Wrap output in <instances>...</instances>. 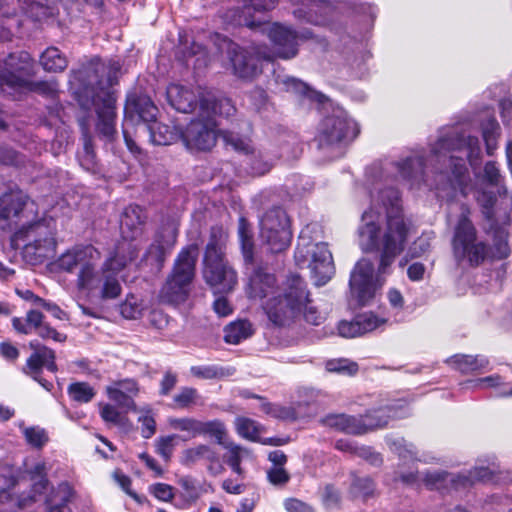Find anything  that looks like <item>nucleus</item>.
<instances>
[{
	"label": "nucleus",
	"instance_id": "obj_62",
	"mask_svg": "<svg viewBox=\"0 0 512 512\" xmlns=\"http://www.w3.org/2000/svg\"><path fill=\"white\" fill-rule=\"evenodd\" d=\"M100 415L105 422L117 426H123L127 421V418L122 416L117 408L110 404H105L101 407Z\"/></svg>",
	"mask_w": 512,
	"mask_h": 512
},
{
	"label": "nucleus",
	"instance_id": "obj_58",
	"mask_svg": "<svg viewBox=\"0 0 512 512\" xmlns=\"http://www.w3.org/2000/svg\"><path fill=\"white\" fill-rule=\"evenodd\" d=\"M477 202L482 208L483 216L488 220L492 221L494 218V204L496 202V196L491 191H481L477 194Z\"/></svg>",
	"mask_w": 512,
	"mask_h": 512
},
{
	"label": "nucleus",
	"instance_id": "obj_12",
	"mask_svg": "<svg viewBox=\"0 0 512 512\" xmlns=\"http://www.w3.org/2000/svg\"><path fill=\"white\" fill-rule=\"evenodd\" d=\"M260 237L273 253L285 250L292 238L289 218L284 209L273 207L260 219Z\"/></svg>",
	"mask_w": 512,
	"mask_h": 512
},
{
	"label": "nucleus",
	"instance_id": "obj_16",
	"mask_svg": "<svg viewBox=\"0 0 512 512\" xmlns=\"http://www.w3.org/2000/svg\"><path fill=\"white\" fill-rule=\"evenodd\" d=\"M374 265L368 259L359 260L350 275L349 287L351 300L357 306L369 305L377 290L373 279Z\"/></svg>",
	"mask_w": 512,
	"mask_h": 512
},
{
	"label": "nucleus",
	"instance_id": "obj_3",
	"mask_svg": "<svg viewBox=\"0 0 512 512\" xmlns=\"http://www.w3.org/2000/svg\"><path fill=\"white\" fill-rule=\"evenodd\" d=\"M480 143L459 127L445 128L440 131L438 140L431 149V161H435V171L448 173L460 180L466 173V160L473 166L478 163Z\"/></svg>",
	"mask_w": 512,
	"mask_h": 512
},
{
	"label": "nucleus",
	"instance_id": "obj_33",
	"mask_svg": "<svg viewBox=\"0 0 512 512\" xmlns=\"http://www.w3.org/2000/svg\"><path fill=\"white\" fill-rule=\"evenodd\" d=\"M74 490L68 482L60 483L45 498V512H71L67 504L71 501Z\"/></svg>",
	"mask_w": 512,
	"mask_h": 512
},
{
	"label": "nucleus",
	"instance_id": "obj_8",
	"mask_svg": "<svg viewBox=\"0 0 512 512\" xmlns=\"http://www.w3.org/2000/svg\"><path fill=\"white\" fill-rule=\"evenodd\" d=\"M469 214L470 210L463 205L455 227L452 247L458 262L467 260L470 265L477 266L487 256L488 247L483 241L477 239V232L469 219Z\"/></svg>",
	"mask_w": 512,
	"mask_h": 512
},
{
	"label": "nucleus",
	"instance_id": "obj_26",
	"mask_svg": "<svg viewBox=\"0 0 512 512\" xmlns=\"http://www.w3.org/2000/svg\"><path fill=\"white\" fill-rule=\"evenodd\" d=\"M106 393L111 401L126 412L137 411L134 397L139 393V385L135 379L126 378L113 381L106 387Z\"/></svg>",
	"mask_w": 512,
	"mask_h": 512
},
{
	"label": "nucleus",
	"instance_id": "obj_20",
	"mask_svg": "<svg viewBox=\"0 0 512 512\" xmlns=\"http://www.w3.org/2000/svg\"><path fill=\"white\" fill-rule=\"evenodd\" d=\"M203 277L215 294L230 292L237 283L235 270L226 257H204Z\"/></svg>",
	"mask_w": 512,
	"mask_h": 512
},
{
	"label": "nucleus",
	"instance_id": "obj_11",
	"mask_svg": "<svg viewBox=\"0 0 512 512\" xmlns=\"http://www.w3.org/2000/svg\"><path fill=\"white\" fill-rule=\"evenodd\" d=\"M359 130L346 112L337 109L319 124L316 141L320 149H327L353 140Z\"/></svg>",
	"mask_w": 512,
	"mask_h": 512
},
{
	"label": "nucleus",
	"instance_id": "obj_28",
	"mask_svg": "<svg viewBox=\"0 0 512 512\" xmlns=\"http://www.w3.org/2000/svg\"><path fill=\"white\" fill-rule=\"evenodd\" d=\"M250 297L268 299L274 295L280 286L276 285V278L264 268H258L250 277Z\"/></svg>",
	"mask_w": 512,
	"mask_h": 512
},
{
	"label": "nucleus",
	"instance_id": "obj_53",
	"mask_svg": "<svg viewBox=\"0 0 512 512\" xmlns=\"http://www.w3.org/2000/svg\"><path fill=\"white\" fill-rule=\"evenodd\" d=\"M199 435H209L216 439V442L224 444L226 429L222 422L218 420L202 422L200 421Z\"/></svg>",
	"mask_w": 512,
	"mask_h": 512
},
{
	"label": "nucleus",
	"instance_id": "obj_34",
	"mask_svg": "<svg viewBox=\"0 0 512 512\" xmlns=\"http://www.w3.org/2000/svg\"><path fill=\"white\" fill-rule=\"evenodd\" d=\"M145 215L141 207L129 205L125 208L120 219V229L125 239H133L141 232Z\"/></svg>",
	"mask_w": 512,
	"mask_h": 512
},
{
	"label": "nucleus",
	"instance_id": "obj_52",
	"mask_svg": "<svg viewBox=\"0 0 512 512\" xmlns=\"http://www.w3.org/2000/svg\"><path fill=\"white\" fill-rule=\"evenodd\" d=\"M261 410L266 414L281 420H296L297 413L292 407H285L267 402L261 403Z\"/></svg>",
	"mask_w": 512,
	"mask_h": 512
},
{
	"label": "nucleus",
	"instance_id": "obj_51",
	"mask_svg": "<svg viewBox=\"0 0 512 512\" xmlns=\"http://www.w3.org/2000/svg\"><path fill=\"white\" fill-rule=\"evenodd\" d=\"M325 368L328 372L338 373L342 375L353 376L358 370L359 366L356 362L346 358L331 359L325 363Z\"/></svg>",
	"mask_w": 512,
	"mask_h": 512
},
{
	"label": "nucleus",
	"instance_id": "obj_32",
	"mask_svg": "<svg viewBox=\"0 0 512 512\" xmlns=\"http://www.w3.org/2000/svg\"><path fill=\"white\" fill-rule=\"evenodd\" d=\"M43 367L51 372L57 371L55 352L52 349H43L42 353H32L22 371L34 380H39Z\"/></svg>",
	"mask_w": 512,
	"mask_h": 512
},
{
	"label": "nucleus",
	"instance_id": "obj_47",
	"mask_svg": "<svg viewBox=\"0 0 512 512\" xmlns=\"http://www.w3.org/2000/svg\"><path fill=\"white\" fill-rule=\"evenodd\" d=\"M500 126L495 118L489 117L482 123V135L486 144L487 154L492 155L497 148Z\"/></svg>",
	"mask_w": 512,
	"mask_h": 512
},
{
	"label": "nucleus",
	"instance_id": "obj_39",
	"mask_svg": "<svg viewBox=\"0 0 512 512\" xmlns=\"http://www.w3.org/2000/svg\"><path fill=\"white\" fill-rule=\"evenodd\" d=\"M21 486H28L27 481L31 482L34 493H41L48 485L46 477V466L44 462H37L31 467H27L19 478Z\"/></svg>",
	"mask_w": 512,
	"mask_h": 512
},
{
	"label": "nucleus",
	"instance_id": "obj_21",
	"mask_svg": "<svg viewBox=\"0 0 512 512\" xmlns=\"http://www.w3.org/2000/svg\"><path fill=\"white\" fill-rule=\"evenodd\" d=\"M233 6L224 14V18L230 23L245 26L251 30L263 23L254 19V13L273 9L277 0H232Z\"/></svg>",
	"mask_w": 512,
	"mask_h": 512
},
{
	"label": "nucleus",
	"instance_id": "obj_43",
	"mask_svg": "<svg viewBox=\"0 0 512 512\" xmlns=\"http://www.w3.org/2000/svg\"><path fill=\"white\" fill-rule=\"evenodd\" d=\"M40 64L47 72H62L68 66V60L56 47H48L40 56Z\"/></svg>",
	"mask_w": 512,
	"mask_h": 512
},
{
	"label": "nucleus",
	"instance_id": "obj_10",
	"mask_svg": "<svg viewBox=\"0 0 512 512\" xmlns=\"http://www.w3.org/2000/svg\"><path fill=\"white\" fill-rule=\"evenodd\" d=\"M232 65L233 73L238 78L251 80L261 73L262 60H271V54L266 47L251 44L241 47L227 39L223 40Z\"/></svg>",
	"mask_w": 512,
	"mask_h": 512
},
{
	"label": "nucleus",
	"instance_id": "obj_18",
	"mask_svg": "<svg viewBox=\"0 0 512 512\" xmlns=\"http://www.w3.org/2000/svg\"><path fill=\"white\" fill-rule=\"evenodd\" d=\"M34 204L28 203L27 196L18 189H10L0 196V223L3 228H20L33 213Z\"/></svg>",
	"mask_w": 512,
	"mask_h": 512
},
{
	"label": "nucleus",
	"instance_id": "obj_36",
	"mask_svg": "<svg viewBox=\"0 0 512 512\" xmlns=\"http://www.w3.org/2000/svg\"><path fill=\"white\" fill-rule=\"evenodd\" d=\"M400 176L409 181L411 185H418L425 181V165L422 156L415 154L397 163Z\"/></svg>",
	"mask_w": 512,
	"mask_h": 512
},
{
	"label": "nucleus",
	"instance_id": "obj_4",
	"mask_svg": "<svg viewBox=\"0 0 512 512\" xmlns=\"http://www.w3.org/2000/svg\"><path fill=\"white\" fill-rule=\"evenodd\" d=\"M235 113L231 100L225 97L217 98L214 94H205L200 100V113L191 120L180 138L186 148L195 152L210 151L217 142L218 129L215 116L229 117Z\"/></svg>",
	"mask_w": 512,
	"mask_h": 512
},
{
	"label": "nucleus",
	"instance_id": "obj_59",
	"mask_svg": "<svg viewBox=\"0 0 512 512\" xmlns=\"http://www.w3.org/2000/svg\"><path fill=\"white\" fill-rule=\"evenodd\" d=\"M148 491L156 499L162 502H171L175 497V488L166 483H154L148 487Z\"/></svg>",
	"mask_w": 512,
	"mask_h": 512
},
{
	"label": "nucleus",
	"instance_id": "obj_23",
	"mask_svg": "<svg viewBox=\"0 0 512 512\" xmlns=\"http://www.w3.org/2000/svg\"><path fill=\"white\" fill-rule=\"evenodd\" d=\"M21 481L15 476L14 470L6 465H0V504L7 505L9 511H14L28 505L34 496L18 495Z\"/></svg>",
	"mask_w": 512,
	"mask_h": 512
},
{
	"label": "nucleus",
	"instance_id": "obj_14",
	"mask_svg": "<svg viewBox=\"0 0 512 512\" xmlns=\"http://www.w3.org/2000/svg\"><path fill=\"white\" fill-rule=\"evenodd\" d=\"M492 470L488 467H476L466 473L453 474L444 470H428L421 473V480L430 490H445L450 487L459 489L473 485L477 481L489 479Z\"/></svg>",
	"mask_w": 512,
	"mask_h": 512
},
{
	"label": "nucleus",
	"instance_id": "obj_54",
	"mask_svg": "<svg viewBox=\"0 0 512 512\" xmlns=\"http://www.w3.org/2000/svg\"><path fill=\"white\" fill-rule=\"evenodd\" d=\"M200 396L198 391L192 387H182L179 392L174 395L173 403L177 408H189L197 404Z\"/></svg>",
	"mask_w": 512,
	"mask_h": 512
},
{
	"label": "nucleus",
	"instance_id": "obj_9",
	"mask_svg": "<svg viewBox=\"0 0 512 512\" xmlns=\"http://www.w3.org/2000/svg\"><path fill=\"white\" fill-rule=\"evenodd\" d=\"M121 71V65L118 61H110L108 66H98L96 68H85L79 71H72L70 75V84L75 85L78 82V89H82L86 95H102L104 92H111L110 87L115 85Z\"/></svg>",
	"mask_w": 512,
	"mask_h": 512
},
{
	"label": "nucleus",
	"instance_id": "obj_35",
	"mask_svg": "<svg viewBox=\"0 0 512 512\" xmlns=\"http://www.w3.org/2000/svg\"><path fill=\"white\" fill-rule=\"evenodd\" d=\"M321 423L327 427L347 434H363V425L361 424L360 417L346 414H329L321 419Z\"/></svg>",
	"mask_w": 512,
	"mask_h": 512
},
{
	"label": "nucleus",
	"instance_id": "obj_42",
	"mask_svg": "<svg viewBox=\"0 0 512 512\" xmlns=\"http://www.w3.org/2000/svg\"><path fill=\"white\" fill-rule=\"evenodd\" d=\"M227 239L228 235L223 227L213 226L210 229L204 257H225Z\"/></svg>",
	"mask_w": 512,
	"mask_h": 512
},
{
	"label": "nucleus",
	"instance_id": "obj_37",
	"mask_svg": "<svg viewBox=\"0 0 512 512\" xmlns=\"http://www.w3.org/2000/svg\"><path fill=\"white\" fill-rule=\"evenodd\" d=\"M448 364L462 374L480 372L489 364V360L482 355L456 354L447 360Z\"/></svg>",
	"mask_w": 512,
	"mask_h": 512
},
{
	"label": "nucleus",
	"instance_id": "obj_7",
	"mask_svg": "<svg viewBox=\"0 0 512 512\" xmlns=\"http://www.w3.org/2000/svg\"><path fill=\"white\" fill-rule=\"evenodd\" d=\"M198 256V247L191 244L178 254L172 272L159 292V299L167 304L184 302L190 291V285L195 276V266Z\"/></svg>",
	"mask_w": 512,
	"mask_h": 512
},
{
	"label": "nucleus",
	"instance_id": "obj_45",
	"mask_svg": "<svg viewBox=\"0 0 512 512\" xmlns=\"http://www.w3.org/2000/svg\"><path fill=\"white\" fill-rule=\"evenodd\" d=\"M25 14L34 21L49 18L53 12L47 0H19Z\"/></svg>",
	"mask_w": 512,
	"mask_h": 512
},
{
	"label": "nucleus",
	"instance_id": "obj_55",
	"mask_svg": "<svg viewBox=\"0 0 512 512\" xmlns=\"http://www.w3.org/2000/svg\"><path fill=\"white\" fill-rule=\"evenodd\" d=\"M170 426L179 431L188 432L190 438L199 436L200 421L190 417L172 418L169 420Z\"/></svg>",
	"mask_w": 512,
	"mask_h": 512
},
{
	"label": "nucleus",
	"instance_id": "obj_60",
	"mask_svg": "<svg viewBox=\"0 0 512 512\" xmlns=\"http://www.w3.org/2000/svg\"><path fill=\"white\" fill-rule=\"evenodd\" d=\"M352 493L358 497H368L374 491V483L369 477H355L351 484Z\"/></svg>",
	"mask_w": 512,
	"mask_h": 512
},
{
	"label": "nucleus",
	"instance_id": "obj_50",
	"mask_svg": "<svg viewBox=\"0 0 512 512\" xmlns=\"http://www.w3.org/2000/svg\"><path fill=\"white\" fill-rule=\"evenodd\" d=\"M238 234L241 241L243 256L246 261L250 262L253 258L252 231L249 223L243 217L239 219Z\"/></svg>",
	"mask_w": 512,
	"mask_h": 512
},
{
	"label": "nucleus",
	"instance_id": "obj_15",
	"mask_svg": "<svg viewBox=\"0 0 512 512\" xmlns=\"http://www.w3.org/2000/svg\"><path fill=\"white\" fill-rule=\"evenodd\" d=\"M50 221L38 220L30 222L29 218L20 226L19 234L24 235L29 243L26 245V252H33L38 259L53 257L56 249L53 228Z\"/></svg>",
	"mask_w": 512,
	"mask_h": 512
},
{
	"label": "nucleus",
	"instance_id": "obj_38",
	"mask_svg": "<svg viewBox=\"0 0 512 512\" xmlns=\"http://www.w3.org/2000/svg\"><path fill=\"white\" fill-rule=\"evenodd\" d=\"M274 80L280 91L290 92L310 100L317 98L316 93L298 78L285 74H276Z\"/></svg>",
	"mask_w": 512,
	"mask_h": 512
},
{
	"label": "nucleus",
	"instance_id": "obj_64",
	"mask_svg": "<svg viewBox=\"0 0 512 512\" xmlns=\"http://www.w3.org/2000/svg\"><path fill=\"white\" fill-rule=\"evenodd\" d=\"M267 479L274 485L283 487L290 480V474L284 467H270L267 470Z\"/></svg>",
	"mask_w": 512,
	"mask_h": 512
},
{
	"label": "nucleus",
	"instance_id": "obj_27",
	"mask_svg": "<svg viewBox=\"0 0 512 512\" xmlns=\"http://www.w3.org/2000/svg\"><path fill=\"white\" fill-rule=\"evenodd\" d=\"M202 460L208 463L207 469L214 475L224 470L219 454L209 445L199 444L182 452L181 462L186 466L193 465Z\"/></svg>",
	"mask_w": 512,
	"mask_h": 512
},
{
	"label": "nucleus",
	"instance_id": "obj_56",
	"mask_svg": "<svg viewBox=\"0 0 512 512\" xmlns=\"http://www.w3.org/2000/svg\"><path fill=\"white\" fill-rule=\"evenodd\" d=\"M236 430L240 436L255 441L259 435L258 424L249 418L239 417L236 419Z\"/></svg>",
	"mask_w": 512,
	"mask_h": 512
},
{
	"label": "nucleus",
	"instance_id": "obj_29",
	"mask_svg": "<svg viewBox=\"0 0 512 512\" xmlns=\"http://www.w3.org/2000/svg\"><path fill=\"white\" fill-rule=\"evenodd\" d=\"M141 132L149 135L150 142L155 145H169L176 141L181 134L175 126L158 122L156 119L147 124H142Z\"/></svg>",
	"mask_w": 512,
	"mask_h": 512
},
{
	"label": "nucleus",
	"instance_id": "obj_22",
	"mask_svg": "<svg viewBox=\"0 0 512 512\" xmlns=\"http://www.w3.org/2000/svg\"><path fill=\"white\" fill-rule=\"evenodd\" d=\"M220 135L226 145L248 156V164L252 174L260 176L271 169L273 165L272 159L261 150L256 151L250 140L230 131H222Z\"/></svg>",
	"mask_w": 512,
	"mask_h": 512
},
{
	"label": "nucleus",
	"instance_id": "obj_2",
	"mask_svg": "<svg viewBox=\"0 0 512 512\" xmlns=\"http://www.w3.org/2000/svg\"><path fill=\"white\" fill-rule=\"evenodd\" d=\"M378 200L382 203L386 222L383 228L377 224L380 213L370 209L362 215L359 228V241L364 251H379L378 274L387 273L396 257L404 250L410 227L406 223L399 205V192L393 187L378 191Z\"/></svg>",
	"mask_w": 512,
	"mask_h": 512
},
{
	"label": "nucleus",
	"instance_id": "obj_25",
	"mask_svg": "<svg viewBox=\"0 0 512 512\" xmlns=\"http://www.w3.org/2000/svg\"><path fill=\"white\" fill-rule=\"evenodd\" d=\"M178 236V223L170 221L165 224L157 233L154 242L146 252V256L154 259L159 266H162L167 255L174 247Z\"/></svg>",
	"mask_w": 512,
	"mask_h": 512
},
{
	"label": "nucleus",
	"instance_id": "obj_48",
	"mask_svg": "<svg viewBox=\"0 0 512 512\" xmlns=\"http://www.w3.org/2000/svg\"><path fill=\"white\" fill-rule=\"evenodd\" d=\"M387 444L390 450L403 460L418 459V451L412 443L404 438H388Z\"/></svg>",
	"mask_w": 512,
	"mask_h": 512
},
{
	"label": "nucleus",
	"instance_id": "obj_41",
	"mask_svg": "<svg viewBox=\"0 0 512 512\" xmlns=\"http://www.w3.org/2000/svg\"><path fill=\"white\" fill-rule=\"evenodd\" d=\"M224 340L228 344L237 345L254 333L253 325L248 320H238L228 324L224 329Z\"/></svg>",
	"mask_w": 512,
	"mask_h": 512
},
{
	"label": "nucleus",
	"instance_id": "obj_63",
	"mask_svg": "<svg viewBox=\"0 0 512 512\" xmlns=\"http://www.w3.org/2000/svg\"><path fill=\"white\" fill-rule=\"evenodd\" d=\"M177 435L160 437L156 440V452L165 460L169 461L174 449V441Z\"/></svg>",
	"mask_w": 512,
	"mask_h": 512
},
{
	"label": "nucleus",
	"instance_id": "obj_46",
	"mask_svg": "<svg viewBox=\"0 0 512 512\" xmlns=\"http://www.w3.org/2000/svg\"><path fill=\"white\" fill-rule=\"evenodd\" d=\"M7 65L23 76L34 75V62L28 52L21 51L17 54H11Z\"/></svg>",
	"mask_w": 512,
	"mask_h": 512
},
{
	"label": "nucleus",
	"instance_id": "obj_44",
	"mask_svg": "<svg viewBox=\"0 0 512 512\" xmlns=\"http://www.w3.org/2000/svg\"><path fill=\"white\" fill-rule=\"evenodd\" d=\"M44 323V315L38 310H29L25 319L14 317L12 319L13 328L20 334L28 335L32 331H37Z\"/></svg>",
	"mask_w": 512,
	"mask_h": 512
},
{
	"label": "nucleus",
	"instance_id": "obj_49",
	"mask_svg": "<svg viewBox=\"0 0 512 512\" xmlns=\"http://www.w3.org/2000/svg\"><path fill=\"white\" fill-rule=\"evenodd\" d=\"M67 393L73 401L88 403L96 395L94 387L87 382H74L67 388Z\"/></svg>",
	"mask_w": 512,
	"mask_h": 512
},
{
	"label": "nucleus",
	"instance_id": "obj_24",
	"mask_svg": "<svg viewBox=\"0 0 512 512\" xmlns=\"http://www.w3.org/2000/svg\"><path fill=\"white\" fill-rule=\"evenodd\" d=\"M205 94H213L209 91H199L197 94L187 86L170 84L166 89L168 103L181 113H192L197 108L200 110V100Z\"/></svg>",
	"mask_w": 512,
	"mask_h": 512
},
{
	"label": "nucleus",
	"instance_id": "obj_1",
	"mask_svg": "<svg viewBox=\"0 0 512 512\" xmlns=\"http://www.w3.org/2000/svg\"><path fill=\"white\" fill-rule=\"evenodd\" d=\"M137 256V247L131 242H123L114 255L99 266L101 252L97 248L92 245L76 246L58 258L57 266L62 271L76 274L78 290L97 293L101 300L106 301L121 295L118 275Z\"/></svg>",
	"mask_w": 512,
	"mask_h": 512
},
{
	"label": "nucleus",
	"instance_id": "obj_31",
	"mask_svg": "<svg viewBox=\"0 0 512 512\" xmlns=\"http://www.w3.org/2000/svg\"><path fill=\"white\" fill-rule=\"evenodd\" d=\"M403 416L404 412L398 410L394 405L369 411L364 416L360 417L361 424L363 425V434L370 430L386 426L392 418H401Z\"/></svg>",
	"mask_w": 512,
	"mask_h": 512
},
{
	"label": "nucleus",
	"instance_id": "obj_40",
	"mask_svg": "<svg viewBox=\"0 0 512 512\" xmlns=\"http://www.w3.org/2000/svg\"><path fill=\"white\" fill-rule=\"evenodd\" d=\"M10 83L13 86L26 87L30 91L48 98H54L58 93V83L56 81H27L22 77L11 75Z\"/></svg>",
	"mask_w": 512,
	"mask_h": 512
},
{
	"label": "nucleus",
	"instance_id": "obj_5",
	"mask_svg": "<svg viewBox=\"0 0 512 512\" xmlns=\"http://www.w3.org/2000/svg\"><path fill=\"white\" fill-rule=\"evenodd\" d=\"M308 302V291L304 280L291 274L282 282L276 293L262 303L269 322L276 327L290 325Z\"/></svg>",
	"mask_w": 512,
	"mask_h": 512
},
{
	"label": "nucleus",
	"instance_id": "obj_30",
	"mask_svg": "<svg viewBox=\"0 0 512 512\" xmlns=\"http://www.w3.org/2000/svg\"><path fill=\"white\" fill-rule=\"evenodd\" d=\"M403 416L404 412L398 410L394 405L369 411L364 416L360 417L361 424L363 425V434L370 430L386 426L392 418H401Z\"/></svg>",
	"mask_w": 512,
	"mask_h": 512
},
{
	"label": "nucleus",
	"instance_id": "obj_61",
	"mask_svg": "<svg viewBox=\"0 0 512 512\" xmlns=\"http://www.w3.org/2000/svg\"><path fill=\"white\" fill-rule=\"evenodd\" d=\"M493 257L503 259L508 257L510 249L507 242V235L501 229H497L494 235Z\"/></svg>",
	"mask_w": 512,
	"mask_h": 512
},
{
	"label": "nucleus",
	"instance_id": "obj_19",
	"mask_svg": "<svg viewBox=\"0 0 512 512\" xmlns=\"http://www.w3.org/2000/svg\"><path fill=\"white\" fill-rule=\"evenodd\" d=\"M79 103L83 109L89 110L91 106L95 108L98 116L96 125L97 132L106 140L113 141L117 135L115 128V103L116 99L112 92H104L102 95H93L91 100L79 99Z\"/></svg>",
	"mask_w": 512,
	"mask_h": 512
},
{
	"label": "nucleus",
	"instance_id": "obj_13",
	"mask_svg": "<svg viewBox=\"0 0 512 512\" xmlns=\"http://www.w3.org/2000/svg\"><path fill=\"white\" fill-rule=\"evenodd\" d=\"M158 112L157 106L149 96L137 93L127 96L122 130L126 145L131 152H136L139 148L130 135L129 126L138 125L140 130L142 124L155 120Z\"/></svg>",
	"mask_w": 512,
	"mask_h": 512
},
{
	"label": "nucleus",
	"instance_id": "obj_6",
	"mask_svg": "<svg viewBox=\"0 0 512 512\" xmlns=\"http://www.w3.org/2000/svg\"><path fill=\"white\" fill-rule=\"evenodd\" d=\"M320 230L316 223L306 225L300 232L298 245L295 251V260L298 265L307 264L315 278L316 285L326 284L334 274L332 254L327 244L317 242L312 234Z\"/></svg>",
	"mask_w": 512,
	"mask_h": 512
},
{
	"label": "nucleus",
	"instance_id": "obj_17",
	"mask_svg": "<svg viewBox=\"0 0 512 512\" xmlns=\"http://www.w3.org/2000/svg\"><path fill=\"white\" fill-rule=\"evenodd\" d=\"M261 33L267 34L273 44V56L282 59L294 58L298 53V40L301 38H309L310 33L299 35L291 28L274 23L268 24L263 22L258 28Z\"/></svg>",
	"mask_w": 512,
	"mask_h": 512
},
{
	"label": "nucleus",
	"instance_id": "obj_57",
	"mask_svg": "<svg viewBox=\"0 0 512 512\" xmlns=\"http://www.w3.org/2000/svg\"><path fill=\"white\" fill-rule=\"evenodd\" d=\"M358 325L360 326V334L371 332L386 323V319L378 318L373 313H364L356 316Z\"/></svg>",
	"mask_w": 512,
	"mask_h": 512
}]
</instances>
